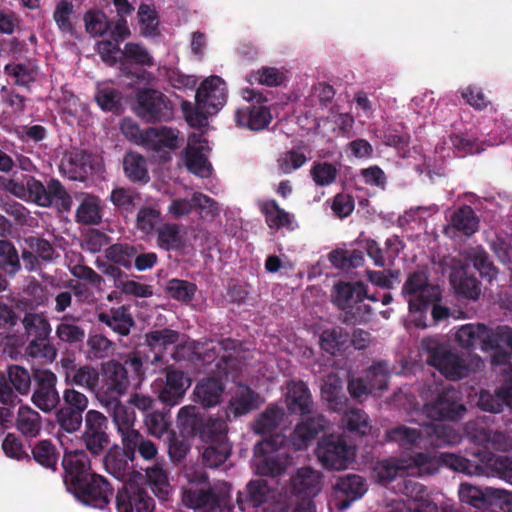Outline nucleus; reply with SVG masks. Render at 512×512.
Returning a JSON list of instances; mask_svg holds the SVG:
<instances>
[{
	"label": "nucleus",
	"instance_id": "34",
	"mask_svg": "<svg viewBox=\"0 0 512 512\" xmlns=\"http://www.w3.org/2000/svg\"><path fill=\"white\" fill-rule=\"evenodd\" d=\"M349 345L350 334L342 327L325 329L320 335L321 349L331 355L345 351Z\"/></svg>",
	"mask_w": 512,
	"mask_h": 512
},
{
	"label": "nucleus",
	"instance_id": "24",
	"mask_svg": "<svg viewBox=\"0 0 512 512\" xmlns=\"http://www.w3.org/2000/svg\"><path fill=\"white\" fill-rule=\"evenodd\" d=\"M55 334L60 342L70 346L82 344L86 337L81 318L73 314H65L59 319Z\"/></svg>",
	"mask_w": 512,
	"mask_h": 512
},
{
	"label": "nucleus",
	"instance_id": "50",
	"mask_svg": "<svg viewBox=\"0 0 512 512\" xmlns=\"http://www.w3.org/2000/svg\"><path fill=\"white\" fill-rule=\"evenodd\" d=\"M185 165L187 169L200 177H208L211 165L203 153V146H188L185 150Z\"/></svg>",
	"mask_w": 512,
	"mask_h": 512
},
{
	"label": "nucleus",
	"instance_id": "61",
	"mask_svg": "<svg viewBox=\"0 0 512 512\" xmlns=\"http://www.w3.org/2000/svg\"><path fill=\"white\" fill-rule=\"evenodd\" d=\"M25 353L30 358L37 359L42 363H52L57 357V349L49 339L29 341Z\"/></svg>",
	"mask_w": 512,
	"mask_h": 512
},
{
	"label": "nucleus",
	"instance_id": "5",
	"mask_svg": "<svg viewBox=\"0 0 512 512\" xmlns=\"http://www.w3.org/2000/svg\"><path fill=\"white\" fill-rule=\"evenodd\" d=\"M134 112L144 122L156 124L172 120L174 106L168 96L161 91L143 88L136 93Z\"/></svg>",
	"mask_w": 512,
	"mask_h": 512
},
{
	"label": "nucleus",
	"instance_id": "20",
	"mask_svg": "<svg viewBox=\"0 0 512 512\" xmlns=\"http://www.w3.org/2000/svg\"><path fill=\"white\" fill-rule=\"evenodd\" d=\"M183 504L200 512H215L221 507L223 495L211 487L202 488L191 486L183 491Z\"/></svg>",
	"mask_w": 512,
	"mask_h": 512
},
{
	"label": "nucleus",
	"instance_id": "15",
	"mask_svg": "<svg viewBox=\"0 0 512 512\" xmlns=\"http://www.w3.org/2000/svg\"><path fill=\"white\" fill-rule=\"evenodd\" d=\"M117 512H153L155 500L146 487L137 483H125L115 497Z\"/></svg>",
	"mask_w": 512,
	"mask_h": 512
},
{
	"label": "nucleus",
	"instance_id": "39",
	"mask_svg": "<svg viewBox=\"0 0 512 512\" xmlns=\"http://www.w3.org/2000/svg\"><path fill=\"white\" fill-rule=\"evenodd\" d=\"M61 168L68 173L71 180L83 181L92 169L90 154L84 150L73 152L62 163Z\"/></svg>",
	"mask_w": 512,
	"mask_h": 512
},
{
	"label": "nucleus",
	"instance_id": "63",
	"mask_svg": "<svg viewBox=\"0 0 512 512\" xmlns=\"http://www.w3.org/2000/svg\"><path fill=\"white\" fill-rule=\"evenodd\" d=\"M246 80L251 85L257 83L268 87H277L284 82L285 76L275 67H262L257 71L249 73Z\"/></svg>",
	"mask_w": 512,
	"mask_h": 512
},
{
	"label": "nucleus",
	"instance_id": "45",
	"mask_svg": "<svg viewBox=\"0 0 512 512\" xmlns=\"http://www.w3.org/2000/svg\"><path fill=\"white\" fill-rule=\"evenodd\" d=\"M341 423L348 432L358 436L368 435L371 431L369 416L362 409L352 408L345 411Z\"/></svg>",
	"mask_w": 512,
	"mask_h": 512
},
{
	"label": "nucleus",
	"instance_id": "31",
	"mask_svg": "<svg viewBox=\"0 0 512 512\" xmlns=\"http://www.w3.org/2000/svg\"><path fill=\"white\" fill-rule=\"evenodd\" d=\"M155 234L157 246L164 251H179L185 246V238L181 234L180 226L176 223L161 224Z\"/></svg>",
	"mask_w": 512,
	"mask_h": 512
},
{
	"label": "nucleus",
	"instance_id": "51",
	"mask_svg": "<svg viewBox=\"0 0 512 512\" xmlns=\"http://www.w3.org/2000/svg\"><path fill=\"white\" fill-rule=\"evenodd\" d=\"M74 17L75 10L72 0H60L56 3L53 12V20L60 32L70 35L74 33Z\"/></svg>",
	"mask_w": 512,
	"mask_h": 512
},
{
	"label": "nucleus",
	"instance_id": "41",
	"mask_svg": "<svg viewBox=\"0 0 512 512\" xmlns=\"http://www.w3.org/2000/svg\"><path fill=\"white\" fill-rule=\"evenodd\" d=\"M144 249L143 245H131L128 243H116L109 246L105 251L106 258L125 269H130L133 259L139 251Z\"/></svg>",
	"mask_w": 512,
	"mask_h": 512
},
{
	"label": "nucleus",
	"instance_id": "32",
	"mask_svg": "<svg viewBox=\"0 0 512 512\" xmlns=\"http://www.w3.org/2000/svg\"><path fill=\"white\" fill-rule=\"evenodd\" d=\"M322 398L329 409L335 412L343 411L348 404V397L343 391L342 382L336 376H329L321 388Z\"/></svg>",
	"mask_w": 512,
	"mask_h": 512
},
{
	"label": "nucleus",
	"instance_id": "19",
	"mask_svg": "<svg viewBox=\"0 0 512 512\" xmlns=\"http://www.w3.org/2000/svg\"><path fill=\"white\" fill-rule=\"evenodd\" d=\"M335 507L345 510L359 500L367 491L365 480L356 474H347L340 477L334 485Z\"/></svg>",
	"mask_w": 512,
	"mask_h": 512
},
{
	"label": "nucleus",
	"instance_id": "22",
	"mask_svg": "<svg viewBox=\"0 0 512 512\" xmlns=\"http://www.w3.org/2000/svg\"><path fill=\"white\" fill-rule=\"evenodd\" d=\"M120 365L127 371V376L133 386H139L146 376L149 365L152 364L149 354L145 348L136 349L120 356Z\"/></svg>",
	"mask_w": 512,
	"mask_h": 512
},
{
	"label": "nucleus",
	"instance_id": "13",
	"mask_svg": "<svg viewBox=\"0 0 512 512\" xmlns=\"http://www.w3.org/2000/svg\"><path fill=\"white\" fill-rule=\"evenodd\" d=\"M406 477L398 484V489L408 497L407 503L395 502L388 512H436L437 507L429 500L427 488L415 479Z\"/></svg>",
	"mask_w": 512,
	"mask_h": 512
},
{
	"label": "nucleus",
	"instance_id": "25",
	"mask_svg": "<svg viewBox=\"0 0 512 512\" xmlns=\"http://www.w3.org/2000/svg\"><path fill=\"white\" fill-rule=\"evenodd\" d=\"M98 321L105 324L119 336L129 335L131 328L135 325L129 308L125 306L111 308L108 312L99 313Z\"/></svg>",
	"mask_w": 512,
	"mask_h": 512
},
{
	"label": "nucleus",
	"instance_id": "44",
	"mask_svg": "<svg viewBox=\"0 0 512 512\" xmlns=\"http://www.w3.org/2000/svg\"><path fill=\"white\" fill-rule=\"evenodd\" d=\"M16 427L25 437H36L42 429L41 416L29 406H20Z\"/></svg>",
	"mask_w": 512,
	"mask_h": 512
},
{
	"label": "nucleus",
	"instance_id": "8",
	"mask_svg": "<svg viewBox=\"0 0 512 512\" xmlns=\"http://www.w3.org/2000/svg\"><path fill=\"white\" fill-rule=\"evenodd\" d=\"M242 95L248 103L236 110V125L251 131H262L267 128L273 119L270 109L263 105L267 99L261 93L249 88L243 89Z\"/></svg>",
	"mask_w": 512,
	"mask_h": 512
},
{
	"label": "nucleus",
	"instance_id": "54",
	"mask_svg": "<svg viewBox=\"0 0 512 512\" xmlns=\"http://www.w3.org/2000/svg\"><path fill=\"white\" fill-rule=\"evenodd\" d=\"M45 190L48 203H44L43 207H50L54 204L63 211L71 209L72 198L58 179H50L45 185Z\"/></svg>",
	"mask_w": 512,
	"mask_h": 512
},
{
	"label": "nucleus",
	"instance_id": "21",
	"mask_svg": "<svg viewBox=\"0 0 512 512\" xmlns=\"http://www.w3.org/2000/svg\"><path fill=\"white\" fill-rule=\"evenodd\" d=\"M134 458L130 455L127 447L121 448L118 445L107 449L103 463L107 473L118 480H124L134 471Z\"/></svg>",
	"mask_w": 512,
	"mask_h": 512
},
{
	"label": "nucleus",
	"instance_id": "38",
	"mask_svg": "<svg viewBox=\"0 0 512 512\" xmlns=\"http://www.w3.org/2000/svg\"><path fill=\"white\" fill-rule=\"evenodd\" d=\"M125 176L134 183H147L150 180L147 161L137 152H128L123 159Z\"/></svg>",
	"mask_w": 512,
	"mask_h": 512
},
{
	"label": "nucleus",
	"instance_id": "1",
	"mask_svg": "<svg viewBox=\"0 0 512 512\" xmlns=\"http://www.w3.org/2000/svg\"><path fill=\"white\" fill-rule=\"evenodd\" d=\"M421 346L428 355L427 363L437 370L440 379L434 373L433 383L422 392L425 402L422 412L431 423H424L421 429L399 425L386 433L389 441L405 450L448 445V339L440 335L428 336L422 339Z\"/></svg>",
	"mask_w": 512,
	"mask_h": 512
},
{
	"label": "nucleus",
	"instance_id": "14",
	"mask_svg": "<svg viewBox=\"0 0 512 512\" xmlns=\"http://www.w3.org/2000/svg\"><path fill=\"white\" fill-rule=\"evenodd\" d=\"M33 380L35 389L32 402L43 412H51L60 403V397L56 389L57 376L49 369L34 368Z\"/></svg>",
	"mask_w": 512,
	"mask_h": 512
},
{
	"label": "nucleus",
	"instance_id": "47",
	"mask_svg": "<svg viewBox=\"0 0 512 512\" xmlns=\"http://www.w3.org/2000/svg\"><path fill=\"white\" fill-rule=\"evenodd\" d=\"M144 424L150 435L161 437L167 433L172 425L170 409L164 407L161 410H152L145 414Z\"/></svg>",
	"mask_w": 512,
	"mask_h": 512
},
{
	"label": "nucleus",
	"instance_id": "3",
	"mask_svg": "<svg viewBox=\"0 0 512 512\" xmlns=\"http://www.w3.org/2000/svg\"><path fill=\"white\" fill-rule=\"evenodd\" d=\"M440 464L448 466V453L440 454L439 459L430 453L419 452L409 459L391 457L376 462L373 467V477L378 484L387 486L398 477L413 475L417 470L419 475H433Z\"/></svg>",
	"mask_w": 512,
	"mask_h": 512
},
{
	"label": "nucleus",
	"instance_id": "64",
	"mask_svg": "<svg viewBox=\"0 0 512 512\" xmlns=\"http://www.w3.org/2000/svg\"><path fill=\"white\" fill-rule=\"evenodd\" d=\"M138 18L142 35L155 37L160 34L159 18L154 7L141 4L138 9Z\"/></svg>",
	"mask_w": 512,
	"mask_h": 512
},
{
	"label": "nucleus",
	"instance_id": "57",
	"mask_svg": "<svg viewBox=\"0 0 512 512\" xmlns=\"http://www.w3.org/2000/svg\"><path fill=\"white\" fill-rule=\"evenodd\" d=\"M328 258L333 266L341 270L358 268L364 262L363 252L357 249L351 251L336 249L329 253Z\"/></svg>",
	"mask_w": 512,
	"mask_h": 512
},
{
	"label": "nucleus",
	"instance_id": "2",
	"mask_svg": "<svg viewBox=\"0 0 512 512\" xmlns=\"http://www.w3.org/2000/svg\"><path fill=\"white\" fill-rule=\"evenodd\" d=\"M287 406L291 413L303 417V420L291 432L288 441L294 450H305L318 434L328 427L329 421L322 414L313 413L310 390L302 381L289 385Z\"/></svg>",
	"mask_w": 512,
	"mask_h": 512
},
{
	"label": "nucleus",
	"instance_id": "12",
	"mask_svg": "<svg viewBox=\"0 0 512 512\" xmlns=\"http://www.w3.org/2000/svg\"><path fill=\"white\" fill-rule=\"evenodd\" d=\"M102 378L99 379L98 398L100 402L120 398L133 385L127 371L117 360L102 364Z\"/></svg>",
	"mask_w": 512,
	"mask_h": 512
},
{
	"label": "nucleus",
	"instance_id": "52",
	"mask_svg": "<svg viewBox=\"0 0 512 512\" xmlns=\"http://www.w3.org/2000/svg\"><path fill=\"white\" fill-rule=\"evenodd\" d=\"M180 338V333L170 328L152 330L145 334V343L152 351L161 352L169 346L175 345Z\"/></svg>",
	"mask_w": 512,
	"mask_h": 512
},
{
	"label": "nucleus",
	"instance_id": "53",
	"mask_svg": "<svg viewBox=\"0 0 512 512\" xmlns=\"http://www.w3.org/2000/svg\"><path fill=\"white\" fill-rule=\"evenodd\" d=\"M231 451L232 447L228 440L207 444L202 452V464L208 468H217L225 463Z\"/></svg>",
	"mask_w": 512,
	"mask_h": 512
},
{
	"label": "nucleus",
	"instance_id": "16",
	"mask_svg": "<svg viewBox=\"0 0 512 512\" xmlns=\"http://www.w3.org/2000/svg\"><path fill=\"white\" fill-rule=\"evenodd\" d=\"M459 499L462 503L469 504L475 508H485L502 505L508 506L511 494L503 489L477 486L461 483L458 490Z\"/></svg>",
	"mask_w": 512,
	"mask_h": 512
},
{
	"label": "nucleus",
	"instance_id": "59",
	"mask_svg": "<svg viewBox=\"0 0 512 512\" xmlns=\"http://www.w3.org/2000/svg\"><path fill=\"white\" fill-rule=\"evenodd\" d=\"M20 269V258L15 245L9 240H0V270L13 276Z\"/></svg>",
	"mask_w": 512,
	"mask_h": 512
},
{
	"label": "nucleus",
	"instance_id": "27",
	"mask_svg": "<svg viewBox=\"0 0 512 512\" xmlns=\"http://www.w3.org/2000/svg\"><path fill=\"white\" fill-rule=\"evenodd\" d=\"M271 493L268 482L264 479L251 480L245 492H238L237 504L241 510L247 507H259L266 503Z\"/></svg>",
	"mask_w": 512,
	"mask_h": 512
},
{
	"label": "nucleus",
	"instance_id": "55",
	"mask_svg": "<svg viewBox=\"0 0 512 512\" xmlns=\"http://www.w3.org/2000/svg\"><path fill=\"white\" fill-rule=\"evenodd\" d=\"M364 378L373 392L386 389L390 378L388 362H374L365 370Z\"/></svg>",
	"mask_w": 512,
	"mask_h": 512
},
{
	"label": "nucleus",
	"instance_id": "18",
	"mask_svg": "<svg viewBox=\"0 0 512 512\" xmlns=\"http://www.w3.org/2000/svg\"><path fill=\"white\" fill-rule=\"evenodd\" d=\"M191 385L190 378L181 370L167 368L165 381L157 388L158 399L168 407L178 405Z\"/></svg>",
	"mask_w": 512,
	"mask_h": 512
},
{
	"label": "nucleus",
	"instance_id": "60",
	"mask_svg": "<svg viewBox=\"0 0 512 512\" xmlns=\"http://www.w3.org/2000/svg\"><path fill=\"white\" fill-rule=\"evenodd\" d=\"M4 73L14 78V83L18 86L29 88L35 82L36 70L31 64L9 63L4 66Z\"/></svg>",
	"mask_w": 512,
	"mask_h": 512
},
{
	"label": "nucleus",
	"instance_id": "37",
	"mask_svg": "<svg viewBox=\"0 0 512 512\" xmlns=\"http://www.w3.org/2000/svg\"><path fill=\"white\" fill-rule=\"evenodd\" d=\"M145 137L147 148L153 151H160L163 147L175 149L178 147V137L175 131L166 126L149 127L146 129Z\"/></svg>",
	"mask_w": 512,
	"mask_h": 512
},
{
	"label": "nucleus",
	"instance_id": "36",
	"mask_svg": "<svg viewBox=\"0 0 512 512\" xmlns=\"http://www.w3.org/2000/svg\"><path fill=\"white\" fill-rule=\"evenodd\" d=\"M260 211L265 216L266 224L270 229H292L293 216L281 208L276 200L271 199L263 202Z\"/></svg>",
	"mask_w": 512,
	"mask_h": 512
},
{
	"label": "nucleus",
	"instance_id": "56",
	"mask_svg": "<svg viewBox=\"0 0 512 512\" xmlns=\"http://www.w3.org/2000/svg\"><path fill=\"white\" fill-rule=\"evenodd\" d=\"M283 416L284 413L280 407L276 405L269 406L256 419L254 424L255 433L261 435L271 434L279 426Z\"/></svg>",
	"mask_w": 512,
	"mask_h": 512
},
{
	"label": "nucleus",
	"instance_id": "17",
	"mask_svg": "<svg viewBox=\"0 0 512 512\" xmlns=\"http://www.w3.org/2000/svg\"><path fill=\"white\" fill-rule=\"evenodd\" d=\"M61 466L63 468V483L67 491L94 472L87 452L82 449L66 450L62 457Z\"/></svg>",
	"mask_w": 512,
	"mask_h": 512
},
{
	"label": "nucleus",
	"instance_id": "26",
	"mask_svg": "<svg viewBox=\"0 0 512 512\" xmlns=\"http://www.w3.org/2000/svg\"><path fill=\"white\" fill-rule=\"evenodd\" d=\"M334 289V302L342 310L352 308L355 304L368 298L366 286L362 282H339Z\"/></svg>",
	"mask_w": 512,
	"mask_h": 512
},
{
	"label": "nucleus",
	"instance_id": "30",
	"mask_svg": "<svg viewBox=\"0 0 512 512\" xmlns=\"http://www.w3.org/2000/svg\"><path fill=\"white\" fill-rule=\"evenodd\" d=\"M259 395L246 385H240L229 401L228 410L240 417L258 408Z\"/></svg>",
	"mask_w": 512,
	"mask_h": 512
},
{
	"label": "nucleus",
	"instance_id": "40",
	"mask_svg": "<svg viewBox=\"0 0 512 512\" xmlns=\"http://www.w3.org/2000/svg\"><path fill=\"white\" fill-rule=\"evenodd\" d=\"M22 324L31 340H47L52 332L51 324L43 313H26Z\"/></svg>",
	"mask_w": 512,
	"mask_h": 512
},
{
	"label": "nucleus",
	"instance_id": "46",
	"mask_svg": "<svg viewBox=\"0 0 512 512\" xmlns=\"http://www.w3.org/2000/svg\"><path fill=\"white\" fill-rule=\"evenodd\" d=\"M122 444L129 449L130 455L134 459L136 451L147 461L155 459L158 453L156 445L151 440L144 439L139 431L131 432L130 435H127Z\"/></svg>",
	"mask_w": 512,
	"mask_h": 512
},
{
	"label": "nucleus",
	"instance_id": "62",
	"mask_svg": "<svg viewBox=\"0 0 512 512\" xmlns=\"http://www.w3.org/2000/svg\"><path fill=\"white\" fill-rule=\"evenodd\" d=\"M166 290L174 300L189 303L197 292V285L187 280L173 278L167 282Z\"/></svg>",
	"mask_w": 512,
	"mask_h": 512
},
{
	"label": "nucleus",
	"instance_id": "42",
	"mask_svg": "<svg viewBox=\"0 0 512 512\" xmlns=\"http://www.w3.org/2000/svg\"><path fill=\"white\" fill-rule=\"evenodd\" d=\"M32 459L45 469H58L59 452L50 440H40L31 449Z\"/></svg>",
	"mask_w": 512,
	"mask_h": 512
},
{
	"label": "nucleus",
	"instance_id": "9",
	"mask_svg": "<svg viewBox=\"0 0 512 512\" xmlns=\"http://www.w3.org/2000/svg\"><path fill=\"white\" fill-rule=\"evenodd\" d=\"M68 492L84 505L105 509L112 500L114 489L104 476L93 472Z\"/></svg>",
	"mask_w": 512,
	"mask_h": 512
},
{
	"label": "nucleus",
	"instance_id": "49",
	"mask_svg": "<svg viewBox=\"0 0 512 512\" xmlns=\"http://www.w3.org/2000/svg\"><path fill=\"white\" fill-rule=\"evenodd\" d=\"M162 224L161 211L152 206H142L136 216L137 229L146 236L155 234Z\"/></svg>",
	"mask_w": 512,
	"mask_h": 512
},
{
	"label": "nucleus",
	"instance_id": "4",
	"mask_svg": "<svg viewBox=\"0 0 512 512\" xmlns=\"http://www.w3.org/2000/svg\"><path fill=\"white\" fill-rule=\"evenodd\" d=\"M402 295L408 302L409 312H419L428 309L430 303L441 300V290L438 285L429 283L427 269H418L409 273L402 286Z\"/></svg>",
	"mask_w": 512,
	"mask_h": 512
},
{
	"label": "nucleus",
	"instance_id": "7",
	"mask_svg": "<svg viewBox=\"0 0 512 512\" xmlns=\"http://www.w3.org/2000/svg\"><path fill=\"white\" fill-rule=\"evenodd\" d=\"M284 436L277 434L259 442L254 449L255 456L260 457L256 463V472L261 476L277 477L290 465L291 457L281 450Z\"/></svg>",
	"mask_w": 512,
	"mask_h": 512
},
{
	"label": "nucleus",
	"instance_id": "6",
	"mask_svg": "<svg viewBox=\"0 0 512 512\" xmlns=\"http://www.w3.org/2000/svg\"><path fill=\"white\" fill-rule=\"evenodd\" d=\"M315 455L323 468L338 471L346 469L354 460L355 449L344 435L326 434L318 440Z\"/></svg>",
	"mask_w": 512,
	"mask_h": 512
},
{
	"label": "nucleus",
	"instance_id": "10",
	"mask_svg": "<svg viewBox=\"0 0 512 512\" xmlns=\"http://www.w3.org/2000/svg\"><path fill=\"white\" fill-rule=\"evenodd\" d=\"M80 440L86 452L93 456L102 455L110 443L107 417L97 410H88L84 417V430Z\"/></svg>",
	"mask_w": 512,
	"mask_h": 512
},
{
	"label": "nucleus",
	"instance_id": "11",
	"mask_svg": "<svg viewBox=\"0 0 512 512\" xmlns=\"http://www.w3.org/2000/svg\"><path fill=\"white\" fill-rule=\"evenodd\" d=\"M223 81L219 76H210L198 87L195 94L194 114L207 118L208 115L217 113L226 102Z\"/></svg>",
	"mask_w": 512,
	"mask_h": 512
},
{
	"label": "nucleus",
	"instance_id": "23",
	"mask_svg": "<svg viewBox=\"0 0 512 512\" xmlns=\"http://www.w3.org/2000/svg\"><path fill=\"white\" fill-rule=\"evenodd\" d=\"M321 489V475L311 467H302L291 478V493L299 499L313 500Z\"/></svg>",
	"mask_w": 512,
	"mask_h": 512
},
{
	"label": "nucleus",
	"instance_id": "29",
	"mask_svg": "<svg viewBox=\"0 0 512 512\" xmlns=\"http://www.w3.org/2000/svg\"><path fill=\"white\" fill-rule=\"evenodd\" d=\"M224 392L223 382L214 377L202 379L194 389L195 401L203 407L210 408L220 403Z\"/></svg>",
	"mask_w": 512,
	"mask_h": 512
},
{
	"label": "nucleus",
	"instance_id": "35",
	"mask_svg": "<svg viewBox=\"0 0 512 512\" xmlns=\"http://www.w3.org/2000/svg\"><path fill=\"white\" fill-rule=\"evenodd\" d=\"M100 374L97 368L84 365L72 368L66 373V381L69 384L83 387L98 394Z\"/></svg>",
	"mask_w": 512,
	"mask_h": 512
},
{
	"label": "nucleus",
	"instance_id": "43",
	"mask_svg": "<svg viewBox=\"0 0 512 512\" xmlns=\"http://www.w3.org/2000/svg\"><path fill=\"white\" fill-rule=\"evenodd\" d=\"M451 226L465 236H471L478 231L479 218L471 206L464 205L453 213L450 218Z\"/></svg>",
	"mask_w": 512,
	"mask_h": 512
},
{
	"label": "nucleus",
	"instance_id": "33",
	"mask_svg": "<svg viewBox=\"0 0 512 512\" xmlns=\"http://www.w3.org/2000/svg\"><path fill=\"white\" fill-rule=\"evenodd\" d=\"M228 426L225 420L221 418H208L202 421L193 432L199 435L200 439L206 444L227 441Z\"/></svg>",
	"mask_w": 512,
	"mask_h": 512
},
{
	"label": "nucleus",
	"instance_id": "48",
	"mask_svg": "<svg viewBox=\"0 0 512 512\" xmlns=\"http://www.w3.org/2000/svg\"><path fill=\"white\" fill-rule=\"evenodd\" d=\"M76 219L81 224L98 225L102 220L99 197L86 195L77 208Z\"/></svg>",
	"mask_w": 512,
	"mask_h": 512
},
{
	"label": "nucleus",
	"instance_id": "58",
	"mask_svg": "<svg viewBox=\"0 0 512 512\" xmlns=\"http://www.w3.org/2000/svg\"><path fill=\"white\" fill-rule=\"evenodd\" d=\"M139 198L138 192L124 187H116L110 193V201L121 214H132Z\"/></svg>",
	"mask_w": 512,
	"mask_h": 512
},
{
	"label": "nucleus",
	"instance_id": "28",
	"mask_svg": "<svg viewBox=\"0 0 512 512\" xmlns=\"http://www.w3.org/2000/svg\"><path fill=\"white\" fill-rule=\"evenodd\" d=\"M109 410L118 432L121 435L122 443L131 432H138L134 429L135 415L127 406L122 404L119 398L106 400L102 402Z\"/></svg>",
	"mask_w": 512,
	"mask_h": 512
}]
</instances>
